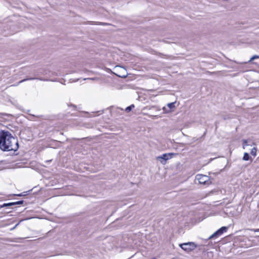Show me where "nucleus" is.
<instances>
[{"label":"nucleus","mask_w":259,"mask_h":259,"mask_svg":"<svg viewBox=\"0 0 259 259\" xmlns=\"http://www.w3.org/2000/svg\"><path fill=\"white\" fill-rule=\"evenodd\" d=\"M18 142L9 132L0 133V149L3 151H16Z\"/></svg>","instance_id":"f257e3e1"},{"label":"nucleus","mask_w":259,"mask_h":259,"mask_svg":"<svg viewBox=\"0 0 259 259\" xmlns=\"http://www.w3.org/2000/svg\"><path fill=\"white\" fill-rule=\"evenodd\" d=\"M196 180L200 184L208 185L210 183L209 177L206 175L198 174L196 176Z\"/></svg>","instance_id":"f03ea898"},{"label":"nucleus","mask_w":259,"mask_h":259,"mask_svg":"<svg viewBox=\"0 0 259 259\" xmlns=\"http://www.w3.org/2000/svg\"><path fill=\"white\" fill-rule=\"evenodd\" d=\"M115 70L116 72L115 74L117 76L122 78H125L127 76V73L124 68L117 66L115 68Z\"/></svg>","instance_id":"7ed1b4c3"},{"label":"nucleus","mask_w":259,"mask_h":259,"mask_svg":"<svg viewBox=\"0 0 259 259\" xmlns=\"http://www.w3.org/2000/svg\"><path fill=\"white\" fill-rule=\"evenodd\" d=\"M180 246L183 250L188 252L196 248V245L193 242L183 243L180 244Z\"/></svg>","instance_id":"20e7f679"},{"label":"nucleus","mask_w":259,"mask_h":259,"mask_svg":"<svg viewBox=\"0 0 259 259\" xmlns=\"http://www.w3.org/2000/svg\"><path fill=\"white\" fill-rule=\"evenodd\" d=\"M174 154L172 153H165L161 156L156 157V159L160 161L162 164H165L166 160L172 158V155Z\"/></svg>","instance_id":"39448f33"},{"label":"nucleus","mask_w":259,"mask_h":259,"mask_svg":"<svg viewBox=\"0 0 259 259\" xmlns=\"http://www.w3.org/2000/svg\"><path fill=\"white\" fill-rule=\"evenodd\" d=\"M228 230V228L226 227H222L220 229H219L218 231L215 232L213 234H212L211 235H210L209 237V239H212L213 238H217L222 234L224 232H226Z\"/></svg>","instance_id":"423d86ee"},{"label":"nucleus","mask_w":259,"mask_h":259,"mask_svg":"<svg viewBox=\"0 0 259 259\" xmlns=\"http://www.w3.org/2000/svg\"><path fill=\"white\" fill-rule=\"evenodd\" d=\"M176 103V102H174L168 103L167 104V106L169 108L168 110H170L171 112L172 111H173L176 108V106H175Z\"/></svg>","instance_id":"0eeeda50"},{"label":"nucleus","mask_w":259,"mask_h":259,"mask_svg":"<svg viewBox=\"0 0 259 259\" xmlns=\"http://www.w3.org/2000/svg\"><path fill=\"white\" fill-rule=\"evenodd\" d=\"M242 148L243 149H245V147L247 146H249V140H245V139H243L242 140Z\"/></svg>","instance_id":"6e6552de"},{"label":"nucleus","mask_w":259,"mask_h":259,"mask_svg":"<svg viewBox=\"0 0 259 259\" xmlns=\"http://www.w3.org/2000/svg\"><path fill=\"white\" fill-rule=\"evenodd\" d=\"M22 203H23L22 201H20L16 202H12V203L4 204V206H11V205H15V204H22Z\"/></svg>","instance_id":"1a4fd4ad"},{"label":"nucleus","mask_w":259,"mask_h":259,"mask_svg":"<svg viewBox=\"0 0 259 259\" xmlns=\"http://www.w3.org/2000/svg\"><path fill=\"white\" fill-rule=\"evenodd\" d=\"M256 152H257V148L255 147H254L250 151V154L253 156L254 157L256 156Z\"/></svg>","instance_id":"9d476101"},{"label":"nucleus","mask_w":259,"mask_h":259,"mask_svg":"<svg viewBox=\"0 0 259 259\" xmlns=\"http://www.w3.org/2000/svg\"><path fill=\"white\" fill-rule=\"evenodd\" d=\"M250 156L248 153L245 152L243 157V160L244 161H247L250 159Z\"/></svg>","instance_id":"9b49d317"},{"label":"nucleus","mask_w":259,"mask_h":259,"mask_svg":"<svg viewBox=\"0 0 259 259\" xmlns=\"http://www.w3.org/2000/svg\"><path fill=\"white\" fill-rule=\"evenodd\" d=\"M134 107H135V106H134V105H131V106H128V107H126V108H125V111H126V112H130V111L132 110V109L133 108H134Z\"/></svg>","instance_id":"f8f14e48"},{"label":"nucleus","mask_w":259,"mask_h":259,"mask_svg":"<svg viewBox=\"0 0 259 259\" xmlns=\"http://www.w3.org/2000/svg\"><path fill=\"white\" fill-rule=\"evenodd\" d=\"M162 110H163L164 113H169L171 112V110L167 109L165 106L162 108Z\"/></svg>","instance_id":"ddd939ff"},{"label":"nucleus","mask_w":259,"mask_h":259,"mask_svg":"<svg viewBox=\"0 0 259 259\" xmlns=\"http://www.w3.org/2000/svg\"><path fill=\"white\" fill-rule=\"evenodd\" d=\"M259 58V56H257V55H254L252 57H251L250 59V60L249 61V62L255 59H258Z\"/></svg>","instance_id":"4468645a"},{"label":"nucleus","mask_w":259,"mask_h":259,"mask_svg":"<svg viewBox=\"0 0 259 259\" xmlns=\"http://www.w3.org/2000/svg\"><path fill=\"white\" fill-rule=\"evenodd\" d=\"M28 79H25L22 80L20 81L18 83V84H19V83H21V82H23V81H25V80H28Z\"/></svg>","instance_id":"2eb2a0df"},{"label":"nucleus","mask_w":259,"mask_h":259,"mask_svg":"<svg viewBox=\"0 0 259 259\" xmlns=\"http://www.w3.org/2000/svg\"><path fill=\"white\" fill-rule=\"evenodd\" d=\"M18 225V224H16L15 225V226L12 229H14Z\"/></svg>","instance_id":"dca6fc26"},{"label":"nucleus","mask_w":259,"mask_h":259,"mask_svg":"<svg viewBox=\"0 0 259 259\" xmlns=\"http://www.w3.org/2000/svg\"><path fill=\"white\" fill-rule=\"evenodd\" d=\"M252 145H254V146H256V144L255 143H253Z\"/></svg>","instance_id":"f3484780"},{"label":"nucleus","mask_w":259,"mask_h":259,"mask_svg":"<svg viewBox=\"0 0 259 259\" xmlns=\"http://www.w3.org/2000/svg\"><path fill=\"white\" fill-rule=\"evenodd\" d=\"M90 79H94V78H90Z\"/></svg>","instance_id":"a211bd4d"}]
</instances>
